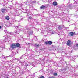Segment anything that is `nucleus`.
Here are the masks:
<instances>
[{
  "label": "nucleus",
  "mask_w": 78,
  "mask_h": 78,
  "mask_svg": "<svg viewBox=\"0 0 78 78\" xmlns=\"http://www.w3.org/2000/svg\"><path fill=\"white\" fill-rule=\"evenodd\" d=\"M33 3H36V1H33Z\"/></svg>",
  "instance_id": "obj_21"
},
{
  "label": "nucleus",
  "mask_w": 78,
  "mask_h": 78,
  "mask_svg": "<svg viewBox=\"0 0 78 78\" xmlns=\"http://www.w3.org/2000/svg\"><path fill=\"white\" fill-rule=\"evenodd\" d=\"M71 42L70 41L68 40L67 43V45L69 46V45H70V43Z\"/></svg>",
  "instance_id": "obj_6"
},
{
  "label": "nucleus",
  "mask_w": 78,
  "mask_h": 78,
  "mask_svg": "<svg viewBox=\"0 0 78 78\" xmlns=\"http://www.w3.org/2000/svg\"><path fill=\"white\" fill-rule=\"evenodd\" d=\"M48 44L49 45H51L52 44V42L51 41H48Z\"/></svg>",
  "instance_id": "obj_11"
},
{
  "label": "nucleus",
  "mask_w": 78,
  "mask_h": 78,
  "mask_svg": "<svg viewBox=\"0 0 78 78\" xmlns=\"http://www.w3.org/2000/svg\"><path fill=\"white\" fill-rule=\"evenodd\" d=\"M16 44H12L11 46V47L12 48H16Z\"/></svg>",
  "instance_id": "obj_2"
},
{
  "label": "nucleus",
  "mask_w": 78,
  "mask_h": 78,
  "mask_svg": "<svg viewBox=\"0 0 78 78\" xmlns=\"http://www.w3.org/2000/svg\"><path fill=\"white\" fill-rule=\"evenodd\" d=\"M6 19V20H9V16H7V17H5Z\"/></svg>",
  "instance_id": "obj_12"
},
{
  "label": "nucleus",
  "mask_w": 78,
  "mask_h": 78,
  "mask_svg": "<svg viewBox=\"0 0 78 78\" xmlns=\"http://www.w3.org/2000/svg\"><path fill=\"white\" fill-rule=\"evenodd\" d=\"M41 32H42V31H41Z\"/></svg>",
  "instance_id": "obj_28"
},
{
  "label": "nucleus",
  "mask_w": 78,
  "mask_h": 78,
  "mask_svg": "<svg viewBox=\"0 0 78 78\" xmlns=\"http://www.w3.org/2000/svg\"><path fill=\"white\" fill-rule=\"evenodd\" d=\"M27 30H30V29H31V28H29V27H27Z\"/></svg>",
  "instance_id": "obj_19"
},
{
  "label": "nucleus",
  "mask_w": 78,
  "mask_h": 78,
  "mask_svg": "<svg viewBox=\"0 0 78 78\" xmlns=\"http://www.w3.org/2000/svg\"><path fill=\"white\" fill-rule=\"evenodd\" d=\"M54 75H57V73H54Z\"/></svg>",
  "instance_id": "obj_18"
},
{
  "label": "nucleus",
  "mask_w": 78,
  "mask_h": 78,
  "mask_svg": "<svg viewBox=\"0 0 78 78\" xmlns=\"http://www.w3.org/2000/svg\"><path fill=\"white\" fill-rule=\"evenodd\" d=\"M7 57V56H6V57H4V58H6Z\"/></svg>",
  "instance_id": "obj_26"
},
{
  "label": "nucleus",
  "mask_w": 78,
  "mask_h": 78,
  "mask_svg": "<svg viewBox=\"0 0 78 78\" xmlns=\"http://www.w3.org/2000/svg\"><path fill=\"white\" fill-rule=\"evenodd\" d=\"M62 28V27L61 26H59V27L58 28V29L59 30H61Z\"/></svg>",
  "instance_id": "obj_14"
},
{
  "label": "nucleus",
  "mask_w": 78,
  "mask_h": 78,
  "mask_svg": "<svg viewBox=\"0 0 78 78\" xmlns=\"http://www.w3.org/2000/svg\"><path fill=\"white\" fill-rule=\"evenodd\" d=\"M1 10L2 13L3 14H5L6 13V9H5L2 8L1 9Z\"/></svg>",
  "instance_id": "obj_1"
},
{
  "label": "nucleus",
  "mask_w": 78,
  "mask_h": 78,
  "mask_svg": "<svg viewBox=\"0 0 78 78\" xmlns=\"http://www.w3.org/2000/svg\"><path fill=\"white\" fill-rule=\"evenodd\" d=\"M3 42H6V40H4L3 41Z\"/></svg>",
  "instance_id": "obj_17"
},
{
  "label": "nucleus",
  "mask_w": 78,
  "mask_h": 78,
  "mask_svg": "<svg viewBox=\"0 0 78 78\" xmlns=\"http://www.w3.org/2000/svg\"><path fill=\"white\" fill-rule=\"evenodd\" d=\"M28 19H32V17H29L28 18Z\"/></svg>",
  "instance_id": "obj_16"
},
{
  "label": "nucleus",
  "mask_w": 78,
  "mask_h": 78,
  "mask_svg": "<svg viewBox=\"0 0 78 78\" xmlns=\"http://www.w3.org/2000/svg\"><path fill=\"white\" fill-rule=\"evenodd\" d=\"M26 78H28V77H26Z\"/></svg>",
  "instance_id": "obj_27"
},
{
  "label": "nucleus",
  "mask_w": 78,
  "mask_h": 78,
  "mask_svg": "<svg viewBox=\"0 0 78 78\" xmlns=\"http://www.w3.org/2000/svg\"><path fill=\"white\" fill-rule=\"evenodd\" d=\"M19 32H18V30H16L15 31L14 33L15 34H19Z\"/></svg>",
  "instance_id": "obj_7"
},
{
  "label": "nucleus",
  "mask_w": 78,
  "mask_h": 78,
  "mask_svg": "<svg viewBox=\"0 0 78 78\" xmlns=\"http://www.w3.org/2000/svg\"><path fill=\"white\" fill-rule=\"evenodd\" d=\"M40 78H44V76H42Z\"/></svg>",
  "instance_id": "obj_20"
},
{
  "label": "nucleus",
  "mask_w": 78,
  "mask_h": 78,
  "mask_svg": "<svg viewBox=\"0 0 78 78\" xmlns=\"http://www.w3.org/2000/svg\"><path fill=\"white\" fill-rule=\"evenodd\" d=\"M69 34L72 36H73L74 33L72 32H71L69 33Z\"/></svg>",
  "instance_id": "obj_5"
},
{
  "label": "nucleus",
  "mask_w": 78,
  "mask_h": 78,
  "mask_svg": "<svg viewBox=\"0 0 78 78\" xmlns=\"http://www.w3.org/2000/svg\"><path fill=\"white\" fill-rule=\"evenodd\" d=\"M26 66L27 67V66H28V64H27V65H26Z\"/></svg>",
  "instance_id": "obj_25"
},
{
  "label": "nucleus",
  "mask_w": 78,
  "mask_h": 78,
  "mask_svg": "<svg viewBox=\"0 0 78 78\" xmlns=\"http://www.w3.org/2000/svg\"><path fill=\"white\" fill-rule=\"evenodd\" d=\"M9 34L10 35V37H12V36H13L14 35V33L12 32H9Z\"/></svg>",
  "instance_id": "obj_3"
},
{
  "label": "nucleus",
  "mask_w": 78,
  "mask_h": 78,
  "mask_svg": "<svg viewBox=\"0 0 78 78\" xmlns=\"http://www.w3.org/2000/svg\"><path fill=\"white\" fill-rule=\"evenodd\" d=\"M18 26H16L15 27L16 28H18Z\"/></svg>",
  "instance_id": "obj_22"
},
{
  "label": "nucleus",
  "mask_w": 78,
  "mask_h": 78,
  "mask_svg": "<svg viewBox=\"0 0 78 78\" xmlns=\"http://www.w3.org/2000/svg\"><path fill=\"white\" fill-rule=\"evenodd\" d=\"M53 5L55 6H56V5H57V2H54L53 3Z\"/></svg>",
  "instance_id": "obj_9"
},
{
  "label": "nucleus",
  "mask_w": 78,
  "mask_h": 78,
  "mask_svg": "<svg viewBox=\"0 0 78 78\" xmlns=\"http://www.w3.org/2000/svg\"><path fill=\"white\" fill-rule=\"evenodd\" d=\"M16 46L17 47H19L20 46V45L19 43H16Z\"/></svg>",
  "instance_id": "obj_8"
},
{
  "label": "nucleus",
  "mask_w": 78,
  "mask_h": 78,
  "mask_svg": "<svg viewBox=\"0 0 78 78\" xmlns=\"http://www.w3.org/2000/svg\"><path fill=\"white\" fill-rule=\"evenodd\" d=\"M1 28H2V26H0V29H1Z\"/></svg>",
  "instance_id": "obj_24"
},
{
  "label": "nucleus",
  "mask_w": 78,
  "mask_h": 78,
  "mask_svg": "<svg viewBox=\"0 0 78 78\" xmlns=\"http://www.w3.org/2000/svg\"><path fill=\"white\" fill-rule=\"evenodd\" d=\"M28 34L30 36L32 35V34H33V31H31Z\"/></svg>",
  "instance_id": "obj_10"
},
{
  "label": "nucleus",
  "mask_w": 78,
  "mask_h": 78,
  "mask_svg": "<svg viewBox=\"0 0 78 78\" xmlns=\"http://www.w3.org/2000/svg\"><path fill=\"white\" fill-rule=\"evenodd\" d=\"M35 45L37 48V47H39V44H35Z\"/></svg>",
  "instance_id": "obj_13"
},
{
  "label": "nucleus",
  "mask_w": 78,
  "mask_h": 78,
  "mask_svg": "<svg viewBox=\"0 0 78 78\" xmlns=\"http://www.w3.org/2000/svg\"><path fill=\"white\" fill-rule=\"evenodd\" d=\"M45 8H46V7L45 6H44L43 5H42L40 7L41 9H45Z\"/></svg>",
  "instance_id": "obj_4"
},
{
  "label": "nucleus",
  "mask_w": 78,
  "mask_h": 78,
  "mask_svg": "<svg viewBox=\"0 0 78 78\" xmlns=\"http://www.w3.org/2000/svg\"><path fill=\"white\" fill-rule=\"evenodd\" d=\"M48 42L47 41V42H45V44L46 45H47V44H48Z\"/></svg>",
  "instance_id": "obj_15"
},
{
  "label": "nucleus",
  "mask_w": 78,
  "mask_h": 78,
  "mask_svg": "<svg viewBox=\"0 0 78 78\" xmlns=\"http://www.w3.org/2000/svg\"><path fill=\"white\" fill-rule=\"evenodd\" d=\"M76 47H78V44H77L76 45Z\"/></svg>",
  "instance_id": "obj_23"
}]
</instances>
